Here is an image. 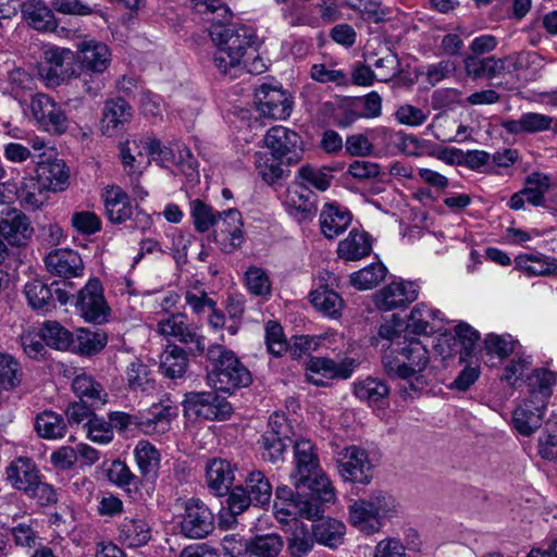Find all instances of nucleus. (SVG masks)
<instances>
[{"instance_id": "nucleus-55", "label": "nucleus", "mask_w": 557, "mask_h": 557, "mask_svg": "<svg viewBox=\"0 0 557 557\" xmlns=\"http://www.w3.org/2000/svg\"><path fill=\"white\" fill-rule=\"evenodd\" d=\"M515 261L518 268L532 275H547L557 270L555 261L540 253L519 255Z\"/></svg>"}, {"instance_id": "nucleus-33", "label": "nucleus", "mask_w": 557, "mask_h": 557, "mask_svg": "<svg viewBox=\"0 0 557 557\" xmlns=\"http://www.w3.org/2000/svg\"><path fill=\"white\" fill-rule=\"evenodd\" d=\"M28 146L20 143H9L4 145L3 154L5 159L13 163H22L28 159L37 161L46 154L47 141L39 137L33 136L27 140Z\"/></svg>"}, {"instance_id": "nucleus-60", "label": "nucleus", "mask_w": 557, "mask_h": 557, "mask_svg": "<svg viewBox=\"0 0 557 557\" xmlns=\"http://www.w3.org/2000/svg\"><path fill=\"white\" fill-rule=\"evenodd\" d=\"M549 186V176L540 172H535L528 176L525 186L521 191L525 196L527 202L537 207L544 202V196Z\"/></svg>"}, {"instance_id": "nucleus-46", "label": "nucleus", "mask_w": 557, "mask_h": 557, "mask_svg": "<svg viewBox=\"0 0 557 557\" xmlns=\"http://www.w3.org/2000/svg\"><path fill=\"white\" fill-rule=\"evenodd\" d=\"M530 52H516L504 58L490 57V78L513 74L524 69L530 58Z\"/></svg>"}, {"instance_id": "nucleus-49", "label": "nucleus", "mask_w": 557, "mask_h": 557, "mask_svg": "<svg viewBox=\"0 0 557 557\" xmlns=\"http://www.w3.org/2000/svg\"><path fill=\"white\" fill-rule=\"evenodd\" d=\"M283 18L290 26H309L320 27V18L318 17L314 5H302L298 2H293L282 11Z\"/></svg>"}, {"instance_id": "nucleus-12", "label": "nucleus", "mask_w": 557, "mask_h": 557, "mask_svg": "<svg viewBox=\"0 0 557 557\" xmlns=\"http://www.w3.org/2000/svg\"><path fill=\"white\" fill-rule=\"evenodd\" d=\"M264 145L272 157L281 163H297L302 158V146L299 135L284 126L270 128L264 136Z\"/></svg>"}, {"instance_id": "nucleus-52", "label": "nucleus", "mask_w": 557, "mask_h": 557, "mask_svg": "<svg viewBox=\"0 0 557 557\" xmlns=\"http://www.w3.org/2000/svg\"><path fill=\"white\" fill-rule=\"evenodd\" d=\"M310 301L317 310L331 318L337 317L343 308L341 296L325 286L312 290Z\"/></svg>"}, {"instance_id": "nucleus-42", "label": "nucleus", "mask_w": 557, "mask_h": 557, "mask_svg": "<svg viewBox=\"0 0 557 557\" xmlns=\"http://www.w3.org/2000/svg\"><path fill=\"white\" fill-rule=\"evenodd\" d=\"M345 533V524L332 518L320 519L312 527L315 541L330 548H336L343 544Z\"/></svg>"}, {"instance_id": "nucleus-50", "label": "nucleus", "mask_w": 557, "mask_h": 557, "mask_svg": "<svg viewBox=\"0 0 557 557\" xmlns=\"http://www.w3.org/2000/svg\"><path fill=\"white\" fill-rule=\"evenodd\" d=\"M35 429L38 435L46 440L62 438L66 433V424L63 418L48 410L36 417Z\"/></svg>"}, {"instance_id": "nucleus-14", "label": "nucleus", "mask_w": 557, "mask_h": 557, "mask_svg": "<svg viewBox=\"0 0 557 557\" xmlns=\"http://www.w3.org/2000/svg\"><path fill=\"white\" fill-rule=\"evenodd\" d=\"M357 367L354 358L334 360L326 357H313L306 367V376L314 385H326L329 380L349 379Z\"/></svg>"}, {"instance_id": "nucleus-8", "label": "nucleus", "mask_w": 557, "mask_h": 557, "mask_svg": "<svg viewBox=\"0 0 557 557\" xmlns=\"http://www.w3.org/2000/svg\"><path fill=\"white\" fill-rule=\"evenodd\" d=\"M184 412L188 418L225 420L232 413V406L216 392H191L185 396Z\"/></svg>"}, {"instance_id": "nucleus-35", "label": "nucleus", "mask_w": 557, "mask_h": 557, "mask_svg": "<svg viewBox=\"0 0 557 557\" xmlns=\"http://www.w3.org/2000/svg\"><path fill=\"white\" fill-rule=\"evenodd\" d=\"M234 481V469L224 459H213L207 465V483L218 496L226 494Z\"/></svg>"}, {"instance_id": "nucleus-20", "label": "nucleus", "mask_w": 557, "mask_h": 557, "mask_svg": "<svg viewBox=\"0 0 557 557\" xmlns=\"http://www.w3.org/2000/svg\"><path fill=\"white\" fill-rule=\"evenodd\" d=\"M295 470L290 474L293 484L322 470L314 444L307 438H300L294 445Z\"/></svg>"}, {"instance_id": "nucleus-9", "label": "nucleus", "mask_w": 557, "mask_h": 557, "mask_svg": "<svg viewBox=\"0 0 557 557\" xmlns=\"http://www.w3.org/2000/svg\"><path fill=\"white\" fill-rule=\"evenodd\" d=\"M29 110L39 129L61 135L69 128V119L60 104L49 95L37 92L30 98Z\"/></svg>"}, {"instance_id": "nucleus-53", "label": "nucleus", "mask_w": 557, "mask_h": 557, "mask_svg": "<svg viewBox=\"0 0 557 557\" xmlns=\"http://www.w3.org/2000/svg\"><path fill=\"white\" fill-rule=\"evenodd\" d=\"M24 293L29 306L35 310L49 311L54 307L51 285L35 280L25 285Z\"/></svg>"}, {"instance_id": "nucleus-56", "label": "nucleus", "mask_w": 557, "mask_h": 557, "mask_svg": "<svg viewBox=\"0 0 557 557\" xmlns=\"http://www.w3.org/2000/svg\"><path fill=\"white\" fill-rule=\"evenodd\" d=\"M126 381L132 391H148L153 387L154 380L147 364L139 359L133 360L126 368Z\"/></svg>"}, {"instance_id": "nucleus-61", "label": "nucleus", "mask_w": 557, "mask_h": 557, "mask_svg": "<svg viewBox=\"0 0 557 557\" xmlns=\"http://www.w3.org/2000/svg\"><path fill=\"white\" fill-rule=\"evenodd\" d=\"M22 381L21 364L12 356L0 354V388L11 389Z\"/></svg>"}, {"instance_id": "nucleus-28", "label": "nucleus", "mask_w": 557, "mask_h": 557, "mask_svg": "<svg viewBox=\"0 0 557 557\" xmlns=\"http://www.w3.org/2000/svg\"><path fill=\"white\" fill-rule=\"evenodd\" d=\"M103 202L107 216L113 223H123L133 214L128 195L117 185L104 189Z\"/></svg>"}, {"instance_id": "nucleus-11", "label": "nucleus", "mask_w": 557, "mask_h": 557, "mask_svg": "<svg viewBox=\"0 0 557 557\" xmlns=\"http://www.w3.org/2000/svg\"><path fill=\"white\" fill-rule=\"evenodd\" d=\"M75 305L81 317L88 323L102 324L109 320L111 309L98 278H90L86 283L78 292Z\"/></svg>"}, {"instance_id": "nucleus-6", "label": "nucleus", "mask_w": 557, "mask_h": 557, "mask_svg": "<svg viewBox=\"0 0 557 557\" xmlns=\"http://www.w3.org/2000/svg\"><path fill=\"white\" fill-rule=\"evenodd\" d=\"M145 148L151 159L160 166L181 173L193 180L197 175V160L182 143H172L164 146L156 138H146Z\"/></svg>"}, {"instance_id": "nucleus-43", "label": "nucleus", "mask_w": 557, "mask_h": 557, "mask_svg": "<svg viewBox=\"0 0 557 557\" xmlns=\"http://www.w3.org/2000/svg\"><path fill=\"white\" fill-rule=\"evenodd\" d=\"M296 488H308L311 492L310 500H314L317 504L318 500L321 503H333L336 498L335 490L323 472V470L318 471L310 475V478H305L299 481V484H294Z\"/></svg>"}, {"instance_id": "nucleus-45", "label": "nucleus", "mask_w": 557, "mask_h": 557, "mask_svg": "<svg viewBox=\"0 0 557 557\" xmlns=\"http://www.w3.org/2000/svg\"><path fill=\"white\" fill-rule=\"evenodd\" d=\"M134 457L140 474L145 478H156L160 469L161 456L159 450L148 441H139L134 448Z\"/></svg>"}, {"instance_id": "nucleus-47", "label": "nucleus", "mask_w": 557, "mask_h": 557, "mask_svg": "<svg viewBox=\"0 0 557 557\" xmlns=\"http://www.w3.org/2000/svg\"><path fill=\"white\" fill-rule=\"evenodd\" d=\"M243 488L250 496L255 506L269 505L272 496V485L263 472L259 470L249 472Z\"/></svg>"}, {"instance_id": "nucleus-31", "label": "nucleus", "mask_w": 557, "mask_h": 557, "mask_svg": "<svg viewBox=\"0 0 557 557\" xmlns=\"http://www.w3.org/2000/svg\"><path fill=\"white\" fill-rule=\"evenodd\" d=\"M36 176L50 191L64 190L69 184V171L62 160L36 161Z\"/></svg>"}, {"instance_id": "nucleus-26", "label": "nucleus", "mask_w": 557, "mask_h": 557, "mask_svg": "<svg viewBox=\"0 0 557 557\" xmlns=\"http://www.w3.org/2000/svg\"><path fill=\"white\" fill-rule=\"evenodd\" d=\"M38 478L34 462L27 457L15 458L5 468L7 482L18 491H28Z\"/></svg>"}, {"instance_id": "nucleus-18", "label": "nucleus", "mask_w": 557, "mask_h": 557, "mask_svg": "<svg viewBox=\"0 0 557 557\" xmlns=\"http://www.w3.org/2000/svg\"><path fill=\"white\" fill-rule=\"evenodd\" d=\"M418 294V286L413 282H392L374 295V302L380 310L391 311L413 302Z\"/></svg>"}, {"instance_id": "nucleus-25", "label": "nucleus", "mask_w": 557, "mask_h": 557, "mask_svg": "<svg viewBox=\"0 0 557 557\" xmlns=\"http://www.w3.org/2000/svg\"><path fill=\"white\" fill-rule=\"evenodd\" d=\"M322 234L326 238H335L344 233L351 223L350 212L335 203H325L319 216Z\"/></svg>"}, {"instance_id": "nucleus-17", "label": "nucleus", "mask_w": 557, "mask_h": 557, "mask_svg": "<svg viewBox=\"0 0 557 557\" xmlns=\"http://www.w3.org/2000/svg\"><path fill=\"white\" fill-rule=\"evenodd\" d=\"M76 62L78 70H85L92 74H102L111 63V51L109 47L98 40H83L76 46Z\"/></svg>"}, {"instance_id": "nucleus-5", "label": "nucleus", "mask_w": 557, "mask_h": 557, "mask_svg": "<svg viewBox=\"0 0 557 557\" xmlns=\"http://www.w3.org/2000/svg\"><path fill=\"white\" fill-rule=\"evenodd\" d=\"M37 74L47 88H57L79 76L76 65V53L70 48L57 45H45Z\"/></svg>"}, {"instance_id": "nucleus-58", "label": "nucleus", "mask_w": 557, "mask_h": 557, "mask_svg": "<svg viewBox=\"0 0 557 557\" xmlns=\"http://www.w3.org/2000/svg\"><path fill=\"white\" fill-rule=\"evenodd\" d=\"M290 440L287 435H282L281 431H265L262 435V456L271 462H277L283 458Z\"/></svg>"}, {"instance_id": "nucleus-21", "label": "nucleus", "mask_w": 557, "mask_h": 557, "mask_svg": "<svg viewBox=\"0 0 557 557\" xmlns=\"http://www.w3.org/2000/svg\"><path fill=\"white\" fill-rule=\"evenodd\" d=\"M47 270L61 277H75L82 275L84 264L78 252L72 249H55L45 258Z\"/></svg>"}, {"instance_id": "nucleus-54", "label": "nucleus", "mask_w": 557, "mask_h": 557, "mask_svg": "<svg viewBox=\"0 0 557 557\" xmlns=\"http://www.w3.org/2000/svg\"><path fill=\"white\" fill-rule=\"evenodd\" d=\"M354 394L362 401L377 403L387 397L389 387L383 381L369 376L355 382Z\"/></svg>"}, {"instance_id": "nucleus-44", "label": "nucleus", "mask_w": 557, "mask_h": 557, "mask_svg": "<svg viewBox=\"0 0 557 557\" xmlns=\"http://www.w3.org/2000/svg\"><path fill=\"white\" fill-rule=\"evenodd\" d=\"M49 193L50 189L37 176L27 177L22 182L18 198L27 210H36L48 201Z\"/></svg>"}, {"instance_id": "nucleus-24", "label": "nucleus", "mask_w": 557, "mask_h": 557, "mask_svg": "<svg viewBox=\"0 0 557 557\" xmlns=\"http://www.w3.org/2000/svg\"><path fill=\"white\" fill-rule=\"evenodd\" d=\"M527 381L530 401L546 407L553 394V387L557 384V373L539 368L532 371Z\"/></svg>"}, {"instance_id": "nucleus-15", "label": "nucleus", "mask_w": 557, "mask_h": 557, "mask_svg": "<svg viewBox=\"0 0 557 557\" xmlns=\"http://www.w3.org/2000/svg\"><path fill=\"white\" fill-rule=\"evenodd\" d=\"M180 525L186 537L203 539L213 530V515L203 502L190 498L184 504Z\"/></svg>"}, {"instance_id": "nucleus-32", "label": "nucleus", "mask_w": 557, "mask_h": 557, "mask_svg": "<svg viewBox=\"0 0 557 557\" xmlns=\"http://www.w3.org/2000/svg\"><path fill=\"white\" fill-rule=\"evenodd\" d=\"M372 250V240L368 233L351 230L348 236L341 240L337 247V255L345 261L360 260Z\"/></svg>"}, {"instance_id": "nucleus-10", "label": "nucleus", "mask_w": 557, "mask_h": 557, "mask_svg": "<svg viewBox=\"0 0 557 557\" xmlns=\"http://www.w3.org/2000/svg\"><path fill=\"white\" fill-rule=\"evenodd\" d=\"M157 332L165 337H173L180 343L188 345L190 351L197 356H203L207 348L206 337L199 332V327L188 322L184 313L171 314L161 319L157 324Z\"/></svg>"}, {"instance_id": "nucleus-59", "label": "nucleus", "mask_w": 557, "mask_h": 557, "mask_svg": "<svg viewBox=\"0 0 557 557\" xmlns=\"http://www.w3.org/2000/svg\"><path fill=\"white\" fill-rule=\"evenodd\" d=\"M386 275V268L382 263H372L350 276L352 286L360 290L375 287Z\"/></svg>"}, {"instance_id": "nucleus-13", "label": "nucleus", "mask_w": 557, "mask_h": 557, "mask_svg": "<svg viewBox=\"0 0 557 557\" xmlns=\"http://www.w3.org/2000/svg\"><path fill=\"white\" fill-rule=\"evenodd\" d=\"M216 218L212 230L213 240L222 251L232 253L240 248L245 242L242 213L237 209H227L221 211Z\"/></svg>"}, {"instance_id": "nucleus-23", "label": "nucleus", "mask_w": 557, "mask_h": 557, "mask_svg": "<svg viewBox=\"0 0 557 557\" xmlns=\"http://www.w3.org/2000/svg\"><path fill=\"white\" fill-rule=\"evenodd\" d=\"M443 323V313L438 309L420 302L412 308L407 326L416 334L431 335L441 331Z\"/></svg>"}, {"instance_id": "nucleus-41", "label": "nucleus", "mask_w": 557, "mask_h": 557, "mask_svg": "<svg viewBox=\"0 0 557 557\" xmlns=\"http://www.w3.org/2000/svg\"><path fill=\"white\" fill-rule=\"evenodd\" d=\"M188 369V356L184 348L171 344L160 355L161 373L171 379L176 380L184 376Z\"/></svg>"}, {"instance_id": "nucleus-36", "label": "nucleus", "mask_w": 557, "mask_h": 557, "mask_svg": "<svg viewBox=\"0 0 557 557\" xmlns=\"http://www.w3.org/2000/svg\"><path fill=\"white\" fill-rule=\"evenodd\" d=\"M144 143L145 139L139 141L133 140L121 148L122 163L129 176L139 177L152 160L147 153Z\"/></svg>"}, {"instance_id": "nucleus-57", "label": "nucleus", "mask_w": 557, "mask_h": 557, "mask_svg": "<svg viewBox=\"0 0 557 557\" xmlns=\"http://www.w3.org/2000/svg\"><path fill=\"white\" fill-rule=\"evenodd\" d=\"M219 215L220 211L214 210L202 200L195 199L190 201V216L197 232L206 233L209 230H213L215 221L218 220L216 216Z\"/></svg>"}, {"instance_id": "nucleus-39", "label": "nucleus", "mask_w": 557, "mask_h": 557, "mask_svg": "<svg viewBox=\"0 0 557 557\" xmlns=\"http://www.w3.org/2000/svg\"><path fill=\"white\" fill-rule=\"evenodd\" d=\"M72 388L81 400L90 403V406L94 408H101L107 403V392L91 375L86 373L77 374L73 380Z\"/></svg>"}, {"instance_id": "nucleus-51", "label": "nucleus", "mask_w": 557, "mask_h": 557, "mask_svg": "<svg viewBox=\"0 0 557 557\" xmlns=\"http://www.w3.org/2000/svg\"><path fill=\"white\" fill-rule=\"evenodd\" d=\"M377 134L394 144L401 153L408 157H419L423 153V143L414 135L387 128L379 129Z\"/></svg>"}, {"instance_id": "nucleus-64", "label": "nucleus", "mask_w": 557, "mask_h": 557, "mask_svg": "<svg viewBox=\"0 0 557 557\" xmlns=\"http://www.w3.org/2000/svg\"><path fill=\"white\" fill-rule=\"evenodd\" d=\"M108 480L123 488L126 492L131 491V486L137 482L136 475L132 472L129 467L120 459L113 460L107 470Z\"/></svg>"}, {"instance_id": "nucleus-34", "label": "nucleus", "mask_w": 557, "mask_h": 557, "mask_svg": "<svg viewBox=\"0 0 557 557\" xmlns=\"http://www.w3.org/2000/svg\"><path fill=\"white\" fill-rule=\"evenodd\" d=\"M151 539V528L139 518H125L119 528V540L127 547L135 548L146 545Z\"/></svg>"}, {"instance_id": "nucleus-38", "label": "nucleus", "mask_w": 557, "mask_h": 557, "mask_svg": "<svg viewBox=\"0 0 557 557\" xmlns=\"http://www.w3.org/2000/svg\"><path fill=\"white\" fill-rule=\"evenodd\" d=\"M0 234L9 244L21 246L32 237L33 227L25 214L14 213L0 222Z\"/></svg>"}, {"instance_id": "nucleus-29", "label": "nucleus", "mask_w": 557, "mask_h": 557, "mask_svg": "<svg viewBox=\"0 0 557 557\" xmlns=\"http://www.w3.org/2000/svg\"><path fill=\"white\" fill-rule=\"evenodd\" d=\"M18 9L24 20L38 32H51L58 26L53 12L40 0H26Z\"/></svg>"}, {"instance_id": "nucleus-37", "label": "nucleus", "mask_w": 557, "mask_h": 557, "mask_svg": "<svg viewBox=\"0 0 557 557\" xmlns=\"http://www.w3.org/2000/svg\"><path fill=\"white\" fill-rule=\"evenodd\" d=\"M553 117L536 113L527 112L518 120H506L502 123L503 128L509 134L540 133L552 127Z\"/></svg>"}, {"instance_id": "nucleus-30", "label": "nucleus", "mask_w": 557, "mask_h": 557, "mask_svg": "<svg viewBox=\"0 0 557 557\" xmlns=\"http://www.w3.org/2000/svg\"><path fill=\"white\" fill-rule=\"evenodd\" d=\"M132 119L131 106L121 98L112 99L106 102L101 128L102 133L107 136H113L122 126L128 123Z\"/></svg>"}, {"instance_id": "nucleus-3", "label": "nucleus", "mask_w": 557, "mask_h": 557, "mask_svg": "<svg viewBox=\"0 0 557 557\" xmlns=\"http://www.w3.org/2000/svg\"><path fill=\"white\" fill-rule=\"evenodd\" d=\"M397 512V502L392 495L375 492L348 506V521L360 533L372 535L379 533L385 521L396 517Z\"/></svg>"}, {"instance_id": "nucleus-4", "label": "nucleus", "mask_w": 557, "mask_h": 557, "mask_svg": "<svg viewBox=\"0 0 557 557\" xmlns=\"http://www.w3.org/2000/svg\"><path fill=\"white\" fill-rule=\"evenodd\" d=\"M210 362L207 382L215 389L231 392L245 387L251 382L248 369L238 360L235 354L224 346L214 344L205 352Z\"/></svg>"}, {"instance_id": "nucleus-40", "label": "nucleus", "mask_w": 557, "mask_h": 557, "mask_svg": "<svg viewBox=\"0 0 557 557\" xmlns=\"http://www.w3.org/2000/svg\"><path fill=\"white\" fill-rule=\"evenodd\" d=\"M311 191L302 184L289 185L284 194L283 203L290 215L306 218L313 210Z\"/></svg>"}, {"instance_id": "nucleus-1", "label": "nucleus", "mask_w": 557, "mask_h": 557, "mask_svg": "<svg viewBox=\"0 0 557 557\" xmlns=\"http://www.w3.org/2000/svg\"><path fill=\"white\" fill-rule=\"evenodd\" d=\"M430 362V354L425 345L417 338L405 341L404 346L397 351L385 354L382 358L384 371L389 377L405 381L408 386L399 388L403 399L413 398L425 386L426 379L423 372Z\"/></svg>"}, {"instance_id": "nucleus-48", "label": "nucleus", "mask_w": 557, "mask_h": 557, "mask_svg": "<svg viewBox=\"0 0 557 557\" xmlns=\"http://www.w3.org/2000/svg\"><path fill=\"white\" fill-rule=\"evenodd\" d=\"M284 546L277 534L258 535L245 543V552L253 557H277Z\"/></svg>"}, {"instance_id": "nucleus-2", "label": "nucleus", "mask_w": 557, "mask_h": 557, "mask_svg": "<svg viewBox=\"0 0 557 557\" xmlns=\"http://www.w3.org/2000/svg\"><path fill=\"white\" fill-rule=\"evenodd\" d=\"M210 36L218 46L213 62L222 74L236 75L246 66V59L253 52L252 36L245 27L213 24Z\"/></svg>"}, {"instance_id": "nucleus-19", "label": "nucleus", "mask_w": 557, "mask_h": 557, "mask_svg": "<svg viewBox=\"0 0 557 557\" xmlns=\"http://www.w3.org/2000/svg\"><path fill=\"white\" fill-rule=\"evenodd\" d=\"M256 99L258 110L263 116L284 120L290 115L292 101L281 88L261 85L256 90Z\"/></svg>"}, {"instance_id": "nucleus-63", "label": "nucleus", "mask_w": 557, "mask_h": 557, "mask_svg": "<svg viewBox=\"0 0 557 557\" xmlns=\"http://www.w3.org/2000/svg\"><path fill=\"white\" fill-rule=\"evenodd\" d=\"M298 177L302 181V185L317 188L320 191L326 190L332 182L331 171L326 168L318 169L311 165H302L298 170Z\"/></svg>"}, {"instance_id": "nucleus-16", "label": "nucleus", "mask_w": 557, "mask_h": 557, "mask_svg": "<svg viewBox=\"0 0 557 557\" xmlns=\"http://www.w3.org/2000/svg\"><path fill=\"white\" fill-rule=\"evenodd\" d=\"M178 408L170 400H162L139 412L136 425L148 435H161L170 431Z\"/></svg>"}, {"instance_id": "nucleus-62", "label": "nucleus", "mask_w": 557, "mask_h": 557, "mask_svg": "<svg viewBox=\"0 0 557 557\" xmlns=\"http://www.w3.org/2000/svg\"><path fill=\"white\" fill-rule=\"evenodd\" d=\"M245 285L250 294L267 298L271 295V282L264 270L250 267L245 272Z\"/></svg>"}, {"instance_id": "nucleus-27", "label": "nucleus", "mask_w": 557, "mask_h": 557, "mask_svg": "<svg viewBox=\"0 0 557 557\" xmlns=\"http://www.w3.org/2000/svg\"><path fill=\"white\" fill-rule=\"evenodd\" d=\"M546 407L532 404L527 397L512 412V425L523 436H530L540 426Z\"/></svg>"}, {"instance_id": "nucleus-22", "label": "nucleus", "mask_w": 557, "mask_h": 557, "mask_svg": "<svg viewBox=\"0 0 557 557\" xmlns=\"http://www.w3.org/2000/svg\"><path fill=\"white\" fill-rule=\"evenodd\" d=\"M274 516L280 522H288L298 518L314 519L323 513L320 504L308 498L274 502Z\"/></svg>"}, {"instance_id": "nucleus-7", "label": "nucleus", "mask_w": 557, "mask_h": 557, "mask_svg": "<svg viewBox=\"0 0 557 557\" xmlns=\"http://www.w3.org/2000/svg\"><path fill=\"white\" fill-rule=\"evenodd\" d=\"M335 460L337 472L344 481L359 484L371 482L374 465L364 448L358 445L346 446L336 454Z\"/></svg>"}]
</instances>
